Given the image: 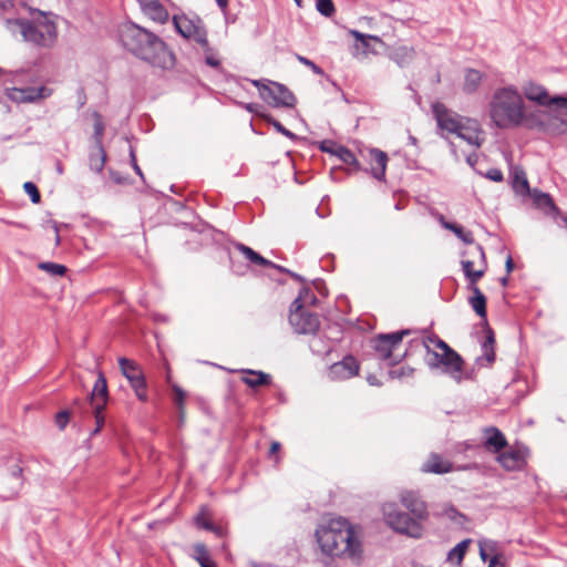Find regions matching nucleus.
I'll use <instances>...</instances> for the list:
<instances>
[{
  "mask_svg": "<svg viewBox=\"0 0 567 567\" xmlns=\"http://www.w3.org/2000/svg\"><path fill=\"white\" fill-rule=\"evenodd\" d=\"M212 51L213 50L210 49V51L205 52L206 53L205 62L207 65H209L212 68H219L220 61L212 53Z\"/></svg>",
  "mask_w": 567,
  "mask_h": 567,
  "instance_id": "nucleus-54",
  "label": "nucleus"
},
{
  "mask_svg": "<svg viewBox=\"0 0 567 567\" xmlns=\"http://www.w3.org/2000/svg\"><path fill=\"white\" fill-rule=\"evenodd\" d=\"M240 373L243 374L241 381L251 389L270 385L272 381L270 374L259 370L243 369Z\"/></svg>",
  "mask_w": 567,
  "mask_h": 567,
  "instance_id": "nucleus-22",
  "label": "nucleus"
},
{
  "mask_svg": "<svg viewBox=\"0 0 567 567\" xmlns=\"http://www.w3.org/2000/svg\"><path fill=\"white\" fill-rule=\"evenodd\" d=\"M18 91L22 94L21 101H24V102H34L37 100H40V99H43V97H47L50 95V90H48L44 86H40L37 89L30 87L27 90H18Z\"/></svg>",
  "mask_w": 567,
  "mask_h": 567,
  "instance_id": "nucleus-36",
  "label": "nucleus"
},
{
  "mask_svg": "<svg viewBox=\"0 0 567 567\" xmlns=\"http://www.w3.org/2000/svg\"><path fill=\"white\" fill-rule=\"evenodd\" d=\"M128 382H130L131 386L133 388L137 399L142 402H146L147 401V386H146V381H145L144 374L142 373L137 378H131V380H128Z\"/></svg>",
  "mask_w": 567,
  "mask_h": 567,
  "instance_id": "nucleus-37",
  "label": "nucleus"
},
{
  "mask_svg": "<svg viewBox=\"0 0 567 567\" xmlns=\"http://www.w3.org/2000/svg\"><path fill=\"white\" fill-rule=\"evenodd\" d=\"M208 532H212L214 533L215 535H217L218 537H223L224 536V529L223 527L220 526H217L214 524V529H209Z\"/></svg>",
  "mask_w": 567,
  "mask_h": 567,
  "instance_id": "nucleus-62",
  "label": "nucleus"
},
{
  "mask_svg": "<svg viewBox=\"0 0 567 567\" xmlns=\"http://www.w3.org/2000/svg\"><path fill=\"white\" fill-rule=\"evenodd\" d=\"M91 410H92V413L94 415V419H95V427L94 430L92 431V435H95L97 434L103 425H104V422H105V416H104V409L105 408H101V405H97V406H90Z\"/></svg>",
  "mask_w": 567,
  "mask_h": 567,
  "instance_id": "nucleus-43",
  "label": "nucleus"
},
{
  "mask_svg": "<svg viewBox=\"0 0 567 567\" xmlns=\"http://www.w3.org/2000/svg\"><path fill=\"white\" fill-rule=\"evenodd\" d=\"M523 91L526 99L537 103L538 105H556L561 109H567V97L560 95L550 96L547 90L542 85L528 83L524 86Z\"/></svg>",
  "mask_w": 567,
  "mask_h": 567,
  "instance_id": "nucleus-11",
  "label": "nucleus"
},
{
  "mask_svg": "<svg viewBox=\"0 0 567 567\" xmlns=\"http://www.w3.org/2000/svg\"><path fill=\"white\" fill-rule=\"evenodd\" d=\"M453 470L450 461H445L439 454H431L429 460L423 464L422 471L434 474H445Z\"/></svg>",
  "mask_w": 567,
  "mask_h": 567,
  "instance_id": "nucleus-25",
  "label": "nucleus"
},
{
  "mask_svg": "<svg viewBox=\"0 0 567 567\" xmlns=\"http://www.w3.org/2000/svg\"><path fill=\"white\" fill-rule=\"evenodd\" d=\"M505 267H506L507 274H509L514 269V261L511 256L507 257Z\"/></svg>",
  "mask_w": 567,
  "mask_h": 567,
  "instance_id": "nucleus-60",
  "label": "nucleus"
},
{
  "mask_svg": "<svg viewBox=\"0 0 567 567\" xmlns=\"http://www.w3.org/2000/svg\"><path fill=\"white\" fill-rule=\"evenodd\" d=\"M268 267H269V268L277 269L278 271L284 272V274H288V271H289V269H287V268L282 267V266H280V265H277V264H275V262H272V265H269Z\"/></svg>",
  "mask_w": 567,
  "mask_h": 567,
  "instance_id": "nucleus-63",
  "label": "nucleus"
},
{
  "mask_svg": "<svg viewBox=\"0 0 567 567\" xmlns=\"http://www.w3.org/2000/svg\"><path fill=\"white\" fill-rule=\"evenodd\" d=\"M196 553H197L196 559L199 563L200 567H215V564L210 560L208 553L204 545H197Z\"/></svg>",
  "mask_w": 567,
  "mask_h": 567,
  "instance_id": "nucleus-44",
  "label": "nucleus"
},
{
  "mask_svg": "<svg viewBox=\"0 0 567 567\" xmlns=\"http://www.w3.org/2000/svg\"><path fill=\"white\" fill-rule=\"evenodd\" d=\"M489 116L498 128L518 126L524 118L523 99L514 86L496 90L489 102Z\"/></svg>",
  "mask_w": 567,
  "mask_h": 567,
  "instance_id": "nucleus-3",
  "label": "nucleus"
},
{
  "mask_svg": "<svg viewBox=\"0 0 567 567\" xmlns=\"http://www.w3.org/2000/svg\"><path fill=\"white\" fill-rule=\"evenodd\" d=\"M532 196H533L534 204L538 208L549 210L550 213H554L557 210V206L555 205V203L549 194L534 189Z\"/></svg>",
  "mask_w": 567,
  "mask_h": 567,
  "instance_id": "nucleus-32",
  "label": "nucleus"
},
{
  "mask_svg": "<svg viewBox=\"0 0 567 567\" xmlns=\"http://www.w3.org/2000/svg\"><path fill=\"white\" fill-rule=\"evenodd\" d=\"M195 524L198 528H203L205 530H209V529H214V523H212L210 520H208L206 517H205V514L203 512H200L196 517H195Z\"/></svg>",
  "mask_w": 567,
  "mask_h": 567,
  "instance_id": "nucleus-51",
  "label": "nucleus"
},
{
  "mask_svg": "<svg viewBox=\"0 0 567 567\" xmlns=\"http://www.w3.org/2000/svg\"><path fill=\"white\" fill-rule=\"evenodd\" d=\"M23 189L30 196L33 204H38L41 200L40 192L34 183L25 182L23 184Z\"/></svg>",
  "mask_w": 567,
  "mask_h": 567,
  "instance_id": "nucleus-47",
  "label": "nucleus"
},
{
  "mask_svg": "<svg viewBox=\"0 0 567 567\" xmlns=\"http://www.w3.org/2000/svg\"><path fill=\"white\" fill-rule=\"evenodd\" d=\"M145 16L158 23L168 21L169 14L158 0H137Z\"/></svg>",
  "mask_w": 567,
  "mask_h": 567,
  "instance_id": "nucleus-18",
  "label": "nucleus"
},
{
  "mask_svg": "<svg viewBox=\"0 0 567 567\" xmlns=\"http://www.w3.org/2000/svg\"><path fill=\"white\" fill-rule=\"evenodd\" d=\"M281 447V444L277 441L272 442L269 449V455L277 453Z\"/></svg>",
  "mask_w": 567,
  "mask_h": 567,
  "instance_id": "nucleus-58",
  "label": "nucleus"
},
{
  "mask_svg": "<svg viewBox=\"0 0 567 567\" xmlns=\"http://www.w3.org/2000/svg\"><path fill=\"white\" fill-rule=\"evenodd\" d=\"M94 116V134H93V138H94V143L95 145L94 146H103V135H104V123L102 122L101 120V115L95 112L93 114Z\"/></svg>",
  "mask_w": 567,
  "mask_h": 567,
  "instance_id": "nucleus-38",
  "label": "nucleus"
},
{
  "mask_svg": "<svg viewBox=\"0 0 567 567\" xmlns=\"http://www.w3.org/2000/svg\"><path fill=\"white\" fill-rule=\"evenodd\" d=\"M414 49L408 45H398L390 53V59L393 60L400 68L409 65L414 60Z\"/></svg>",
  "mask_w": 567,
  "mask_h": 567,
  "instance_id": "nucleus-28",
  "label": "nucleus"
},
{
  "mask_svg": "<svg viewBox=\"0 0 567 567\" xmlns=\"http://www.w3.org/2000/svg\"><path fill=\"white\" fill-rule=\"evenodd\" d=\"M468 123L473 125L467 127L462 125V128L456 133V135L466 141L470 145L480 147L483 143V138L480 137L483 131L480 128L477 122L468 120Z\"/></svg>",
  "mask_w": 567,
  "mask_h": 567,
  "instance_id": "nucleus-26",
  "label": "nucleus"
},
{
  "mask_svg": "<svg viewBox=\"0 0 567 567\" xmlns=\"http://www.w3.org/2000/svg\"><path fill=\"white\" fill-rule=\"evenodd\" d=\"M352 34L354 35V38L357 40H359L362 43L363 47H368L369 45L368 41L371 40V39L378 40V37L365 35V34H363V33H361L359 31H354V30L352 31Z\"/></svg>",
  "mask_w": 567,
  "mask_h": 567,
  "instance_id": "nucleus-53",
  "label": "nucleus"
},
{
  "mask_svg": "<svg viewBox=\"0 0 567 567\" xmlns=\"http://www.w3.org/2000/svg\"><path fill=\"white\" fill-rule=\"evenodd\" d=\"M485 176L493 182H502L503 173L499 168H491L486 172Z\"/></svg>",
  "mask_w": 567,
  "mask_h": 567,
  "instance_id": "nucleus-52",
  "label": "nucleus"
},
{
  "mask_svg": "<svg viewBox=\"0 0 567 567\" xmlns=\"http://www.w3.org/2000/svg\"><path fill=\"white\" fill-rule=\"evenodd\" d=\"M466 254H471L480 258V269L477 270H474V260L463 259L461 261L463 272L468 280V286H473L477 284L487 270L486 256L484 248L480 244L474 247L473 251H467Z\"/></svg>",
  "mask_w": 567,
  "mask_h": 567,
  "instance_id": "nucleus-12",
  "label": "nucleus"
},
{
  "mask_svg": "<svg viewBox=\"0 0 567 567\" xmlns=\"http://www.w3.org/2000/svg\"><path fill=\"white\" fill-rule=\"evenodd\" d=\"M496 460L506 471H519L526 465L524 453L520 450L514 447H511L504 452L501 451Z\"/></svg>",
  "mask_w": 567,
  "mask_h": 567,
  "instance_id": "nucleus-17",
  "label": "nucleus"
},
{
  "mask_svg": "<svg viewBox=\"0 0 567 567\" xmlns=\"http://www.w3.org/2000/svg\"><path fill=\"white\" fill-rule=\"evenodd\" d=\"M485 339L482 342V355L476 359L480 365H483V361L487 365H491L495 361V333L493 329L486 323L484 327Z\"/></svg>",
  "mask_w": 567,
  "mask_h": 567,
  "instance_id": "nucleus-20",
  "label": "nucleus"
},
{
  "mask_svg": "<svg viewBox=\"0 0 567 567\" xmlns=\"http://www.w3.org/2000/svg\"><path fill=\"white\" fill-rule=\"evenodd\" d=\"M327 143H328V142H326V141H324V142H322V143H321L320 148H321L323 152H327V153L333 154V152H332V151L336 148V146H337V145L332 144L331 146H327Z\"/></svg>",
  "mask_w": 567,
  "mask_h": 567,
  "instance_id": "nucleus-59",
  "label": "nucleus"
},
{
  "mask_svg": "<svg viewBox=\"0 0 567 567\" xmlns=\"http://www.w3.org/2000/svg\"><path fill=\"white\" fill-rule=\"evenodd\" d=\"M110 176H111L112 181H114L116 184H124L126 182V178L121 176V174L117 172L111 171Z\"/></svg>",
  "mask_w": 567,
  "mask_h": 567,
  "instance_id": "nucleus-57",
  "label": "nucleus"
},
{
  "mask_svg": "<svg viewBox=\"0 0 567 567\" xmlns=\"http://www.w3.org/2000/svg\"><path fill=\"white\" fill-rule=\"evenodd\" d=\"M315 535L322 554L329 557L357 558L362 553L353 526L346 518H330L316 529Z\"/></svg>",
  "mask_w": 567,
  "mask_h": 567,
  "instance_id": "nucleus-2",
  "label": "nucleus"
},
{
  "mask_svg": "<svg viewBox=\"0 0 567 567\" xmlns=\"http://www.w3.org/2000/svg\"><path fill=\"white\" fill-rule=\"evenodd\" d=\"M265 120L268 124H270L278 133L285 135L291 141H297L298 136L292 133L291 131L287 130L279 121H277L275 117L267 115L265 116Z\"/></svg>",
  "mask_w": 567,
  "mask_h": 567,
  "instance_id": "nucleus-39",
  "label": "nucleus"
},
{
  "mask_svg": "<svg viewBox=\"0 0 567 567\" xmlns=\"http://www.w3.org/2000/svg\"><path fill=\"white\" fill-rule=\"evenodd\" d=\"M287 275H289L292 279H295L299 282H302V284L305 282V278L297 272L289 270Z\"/></svg>",
  "mask_w": 567,
  "mask_h": 567,
  "instance_id": "nucleus-61",
  "label": "nucleus"
},
{
  "mask_svg": "<svg viewBox=\"0 0 567 567\" xmlns=\"http://www.w3.org/2000/svg\"><path fill=\"white\" fill-rule=\"evenodd\" d=\"M7 27L11 30L16 28L20 31L24 41L31 42L38 47L49 48L56 40V27L54 22L45 16L30 21L25 19H7Z\"/></svg>",
  "mask_w": 567,
  "mask_h": 567,
  "instance_id": "nucleus-5",
  "label": "nucleus"
},
{
  "mask_svg": "<svg viewBox=\"0 0 567 567\" xmlns=\"http://www.w3.org/2000/svg\"><path fill=\"white\" fill-rule=\"evenodd\" d=\"M235 248L239 252H241L243 256L254 265L261 266V267L272 265V261L266 259L260 254L255 251L252 248H250L244 244H240V243L236 244Z\"/></svg>",
  "mask_w": 567,
  "mask_h": 567,
  "instance_id": "nucleus-29",
  "label": "nucleus"
},
{
  "mask_svg": "<svg viewBox=\"0 0 567 567\" xmlns=\"http://www.w3.org/2000/svg\"><path fill=\"white\" fill-rule=\"evenodd\" d=\"M416 344L426 349L425 361L431 369L443 367L444 372L453 379H462L464 361L445 341L432 336L417 340Z\"/></svg>",
  "mask_w": 567,
  "mask_h": 567,
  "instance_id": "nucleus-4",
  "label": "nucleus"
},
{
  "mask_svg": "<svg viewBox=\"0 0 567 567\" xmlns=\"http://www.w3.org/2000/svg\"><path fill=\"white\" fill-rule=\"evenodd\" d=\"M513 187L517 193H525V192L529 193L530 192L528 181H527L524 172L515 173L514 181H513Z\"/></svg>",
  "mask_w": 567,
  "mask_h": 567,
  "instance_id": "nucleus-41",
  "label": "nucleus"
},
{
  "mask_svg": "<svg viewBox=\"0 0 567 567\" xmlns=\"http://www.w3.org/2000/svg\"><path fill=\"white\" fill-rule=\"evenodd\" d=\"M410 333V329H404L391 333L378 334L373 340V348L382 360H389L392 365L398 364L405 353L394 354V351L400 348L403 337Z\"/></svg>",
  "mask_w": 567,
  "mask_h": 567,
  "instance_id": "nucleus-8",
  "label": "nucleus"
},
{
  "mask_svg": "<svg viewBox=\"0 0 567 567\" xmlns=\"http://www.w3.org/2000/svg\"><path fill=\"white\" fill-rule=\"evenodd\" d=\"M39 268L45 270L52 276H63L66 272V267L55 262H41Z\"/></svg>",
  "mask_w": 567,
  "mask_h": 567,
  "instance_id": "nucleus-42",
  "label": "nucleus"
},
{
  "mask_svg": "<svg viewBox=\"0 0 567 567\" xmlns=\"http://www.w3.org/2000/svg\"><path fill=\"white\" fill-rule=\"evenodd\" d=\"M482 81V73L474 69H467L464 75V92L471 94L477 91Z\"/></svg>",
  "mask_w": 567,
  "mask_h": 567,
  "instance_id": "nucleus-30",
  "label": "nucleus"
},
{
  "mask_svg": "<svg viewBox=\"0 0 567 567\" xmlns=\"http://www.w3.org/2000/svg\"><path fill=\"white\" fill-rule=\"evenodd\" d=\"M484 443L483 446L493 453H499L507 446L505 435L495 426L484 429Z\"/></svg>",
  "mask_w": 567,
  "mask_h": 567,
  "instance_id": "nucleus-19",
  "label": "nucleus"
},
{
  "mask_svg": "<svg viewBox=\"0 0 567 567\" xmlns=\"http://www.w3.org/2000/svg\"><path fill=\"white\" fill-rule=\"evenodd\" d=\"M173 391H174V402L178 408L179 417L183 419V415H184L183 405H184V400H185L186 393L184 392V390L181 386H178L176 384L173 385Z\"/></svg>",
  "mask_w": 567,
  "mask_h": 567,
  "instance_id": "nucleus-45",
  "label": "nucleus"
},
{
  "mask_svg": "<svg viewBox=\"0 0 567 567\" xmlns=\"http://www.w3.org/2000/svg\"><path fill=\"white\" fill-rule=\"evenodd\" d=\"M388 159L385 152L378 148L370 151L371 174L375 179L384 181Z\"/></svg>",
  "mask_w": 567,
  "mask_h": 567,
  "instance_id": "nucleus-23",
  "label": "nucleus"
},
{
  "mask_svg": "<svg viewBox=\"0 0 567 567\" xmlns=\"http://www.w3.org/2000/svg\"><path fill=\"white\" fill-rule=\"evenodd\" d=\"M498 563V556L495 554L493 557L489 558V567H495Z\"/></svg>",
  "mask_w": 567,
  "mask_h": 567,
  "instance_id": "nucleus-64",
  "label": "nucleus"
},
{
  "mask_svg": "<svg viewBox=\"0 0 567 567\" xmlns=\"http://www.w3.org/2000/svg\"><path fill=\"white\" fill-rule=\"evenodd\" d=\"M467 289L473 292V296L468 298V303L471 305L475 313L484 320V327H486V323H488L486 311V297L476 285L467 286Z\"/></svg>",
  "mask_w": 567,
  "mask_h": 567,
  "instance_id": "nucleus-24",
  "label": "nucleus"
},
{
  "mask_svg": "<svg viewBox=\"0 0 567 567\" xmlns=\"http://www.w3.org/2000/svg\"><path fill=\"white\" fill-rule=\"evenodd\" d=\"M471 543L472 539L466 538L456 544L452 549L449 550L446 556V563L454 567H462L465 554Z\"/></svg>",
  "mask_w": 567,
  "mask_h": 567,
  "instance_id": "nucleus-27",
  "label": "nucleus"
},
{
  "mask_svg": "<svg viewBox=\"0 0 567 567\" xmlns=\"http://www.w3.org/2000/svg\"><path fill=\"white\" fill-rule=\"evenodd\" d=\"M480 557L483 561L488 559V553L495 554L497 550V543L491 539H484L478 543Z\"/></svg>",
  "mask_w": 567,
  "mask_h": 567,
  "instance_id": "nucleus-40",
  "label": "nucleus"
},
{
  "mask_svg": "<svg viewBox=\"0 0 567 567\" xmlns=\"http://www.w3.org/2000/svg\"><path fill=\"white\" fill-rule=\"evenodd\" d=\"M383 515L388 525L400 534H405L414 538H419L422 534L420 520L414 516L401 512L395 504H384Z\"/></svg>",
  "mask_w": 567,
  "mask_h": 567,
  "instance_id": "nucleus-6",
  "label": "nucleus"
},
{
  "mask_svg": "<svg viewBox=\"0 0 567 567\" xmlns=\"http://www.w3.org/2000/svg\"><path fill=\"white\" fill-rule=\"evenodd\" d=\"M79 414L80 417L84 419L89 415V411L86 410V403L81 399H75L71 406V410L60 411L55 415V424L60 430H64L70 420V415Z\"/></svg>",
  "mask_w": 567,
  "mask_h": 567,
  "instance_id": "nucleus-21",
  "label": "nucleus"
},
{
  "mask_svg": "<svg viewBox=\"0 0 567 567\" xmlns=\"http://www.w3.org/2000/svg\"><path fill=\"white\" fill-rule=\"evenodd\" d=\"M289 322L296 332L302 334L316 333L320 327L319 317L305 308H290Z\"/></svg>",
  "mask_w": 567,
  "mask_h": 567,
  "instance_id": "nucleus-10",
  "label": "nucleus"
},
{
  "mask_svg": "<svg viewBox=\"0 0 567 567\" xmlns=\"http://www.w3.org/2000/svg\"><path fill=\"white\" fill-rule=\"evenodd\" d=\"M414 372V369L413 368H410V367H401L400 369H395V370H391L389 372L390 377L392 379H401V378H404V377H411Z\"/></svg>",
  "mask_w": 567,
  "mask_h": 567,
  "instance_id": "nucleus-50",
  "label": "nucleus"
},
{
  "mask_svg": "<svg viewBox=\"0 0 567 567\" xmlns=\"http://www.w3.org/2000/svg\"><path fill=\"white\" fill-rule=\"evenodd\" d=\"M332 152L333 155L338 156L342 163L353 166L355 171L360 169V165L355 155L349 148L339 145L336 146Z\"/></svg>",
  "mask_w": 567,
  "mask_h": 567,
  "instance_id": "nucleus-35",
  "label": "nucleus"
},
{
  "mask_svg": "<svg viewBox=\"0 0 567 567\" xmlns=\"http://www.w3.org/2000/svg\"><path fill=\"white\" fill-rule=\"evenodd\" d=\"M131 162H132V166L135 171V173L142 178L144 179V175H143V172L141 169V167L137 165V162H136V157H135V154L133 151H131Z\"/></svg>",
  "mask_w": 567,
  "mask_h": 567,
  "instance_id": "nucleus-55",
  "label": "nucleus"
},
{
  "mask_svg": "<svg viewBox=\"0 0 567 567\" xmlns=\"http://www.w3.org/2000/svg\"><path fill=\"white\" fill-rule=\"evenodd\" d=\"M453 233L464 244L472 245L474 243V237H473L472 231L465 230L461 225H458L457 228H453Z\"/></svg>",
  "mask_w": 567,
  "mask_h": 567,
  "instance_id": "nucleus-48",
  "label": "nucleus"
},
{
  "mask_svg": "<svg viewBox=\"0 0 567 567\" xmlns=\"http://www.w3.org/2000/svg\"><path fill=\"white\" fill-rule=\"evenodd\" d=\"M118 35L122 45L137 59L159 69L174 66V53L158 35L147 29L127 21L120 25Z\"/></svg>",
  "mask_w": 567,
  "mask_h": 567,
  "instance_id": "nucleus-1",
  "label": "nucleus"
},
{
  "mask_svg": "<svg viewBox=\"0 0 567 567\" xmlns=\"http://www.w3.org/2000/svg\"><path fill=\"white\" fill-rule=\"evenodd\" d=\"M109 400V390L107 382L102 372L99 373L97 379L94 383V386L90 393V396L86 400H82L86 403V410L89 411V406H97L105 408Z\"/></svg>",
  "mask_w": 567,
  "mask_h": 567,
  "instance_id": "nucleus-16",
  "label": "nucleus"
},
{
  "mask_svg": "<svg viewBox=\"0 0 567 567\" xmlns=\"http://www.w3.org/2000/svg\"><path fill=\"white\" fill-rule=\"evenodd\" d=\"M316 7L324 17H331L334 12V4L332 0H317Z\"/></svg>",
  "mask_w": 567,
  "mask_h": 567,
  "instance_id": "nucleus-46",
  "label": "nucleus"
},
{
  "mask_svg": "<svg viewBox=\"0 0 567 567\" xmlns=\"http://www.w3.org/2000/svg\"><path fill=\"white\" fill-rule=\"evenodd\" d=\"M400 501L402 505L409 509L416 519L423 520L427 517L429 513L426 504L417 492L402 491L400 493Z\"/></svg>",
  "mask_w": 567,
  "mask_h": 567,
  "instance_id": "nucleus-15",
  "label": "nucleus"
},
{
  "mask_svg": "<svg viewBox=\"0 0 567 567\" xmlns=\"http://www.w3.org/2000/svg\"><path fill=\"white\" fill-rule=\"evenodd\" d=\"M317 302V297L313 291L309 287H302L299 291L298 297L292 301L290 308H303L306 303L315 305Z\"/></svg>",
  "mask_w": 567,
  "mask_h": 567,
  "instance_id": "nucleus-34",
  "label": "nucleus"
},
{
  "mask_svg": "<svg viewBox=\"0 0 567 567\" xmlns=\"http://www.w3.org/2000/svg\"><path fill=\"white\" fill-rule=\"evenodd\" d=\"M173 24L175 30L185 39L192 40L199 44L204 52L210 51L207 39V30L203 20L195 16L193 18L186 16H174Z\"/></svg>",
  "mask_w": 567,
  "mask_h": 567,
  "instance_id": "nucleus-7",
  "label": "nucleus"
},
{
  "mask_svg": "<svg viewBox=\"0 0 567 567\" xmlns=\"http://www.w3.org/2000/svg\"><path fill=\"white\" fill-rule=\"evenodd\" d=\"M296 58L297 60L308 66L315 74H318V75H324V71L322 70V68H320L319 65H317L313 61H311L310 59L303 56V55H300V54H296Z\"/></svg>",
  "mask_w": 567,
  "mask_h": 567,
  "instance_id": "nucleus-49",
  "label": "nucleus"
},
{
  "mask_svg": "<svg viewBox=\"0 0 567 567\" xmlns=\"http://www.w3.org/2000/svg\"><path fill=\"white\" fill-rule=\"evenodd\" d=\"M359 369L358 360L353 355H346L341 361L330 367L329 377L332 380H347L357 375Z\"/></svg>",
  "mask_w": 567,
  "mask_h": 567,
  "instance_id": "nucleus-14",
  "label": "nucleus"
},
{
  "mask_svg": "<svg viewBox=\"0 0 567 567\" xmlns=\"http://www.w3.org/2000/svg\"><path fill=\"white\" fill-rule=\"evenodd\" d=\"M432 110L440 128L454 134L462 128L463 124L458 121V115L447 110L444 104L435 103Z\"/></svg>",
  "mask_w": 567,
  "mask_h": 567,
  "instance_id": "nucleus-13",
  "label": "nucleus"
},
{
  "mask_svg": "<svg viewBox=\"0 0 567 567\" xmlns=\"http://www.w3.org/2000/svg\"><path fill=\"white\" fill-rule=\"evenodd\" d=\"M118 365H120L122 374L127 380H131V378H137L138 375H141L143 373L140 365L135 361L130 360L127 358H120Z\"/></svg>",
  "mask_w": 567,
  "mask_h": 567,
  "instance_id": "nucleus-33",
  "label": "nucleus"
},
{
  "mask_svg": "<svg viewBox=\"0 0 567 567\" xmlns=\"http://www.w3.org/2000/svg\"><path fill=\"white\" fill-rule=\"evenodd\" d=\"M260 97L274 107H295L297 99L284 84L268 81L260 89Z\"/></svg>",
  "mask_w": 567,
  "mask_h": 567,
  "instance_id": "nucleus-9",
  "label": "nucleus"
},
{
  "mask_svg": "<svg viewBox=\"0 0 567 567\" xmlns=\"http://www.w3.org/2000/svg\"><path fill=\"white\" fill-rule=\"evenodd\" d=\"M106 161V153L103 146H94V150L90 153L89 163L90 168L96 173H101L104 168Z\"/></svg>",
  "mask_w": 567,
  "mask_h": 567,
  "instance_id": "nucleus-31",
  "label": "nucleus"
},
{
  "mask_svg": "<svg viewBox=\"0 0 567 567\" xmlns=\"http://www.w3.org/2000/svg\"><path fill=\"white\" fill-rule=\"evenodd\" d=\"M22 476V467L16 465L11 468L10 477L20 481Z\"/></svg>",
  "mask_w": 567,
  "mask_h": 567,
  "instance_id": "nucleus-56",
  "label": "nucleus"
}]
</instances>
